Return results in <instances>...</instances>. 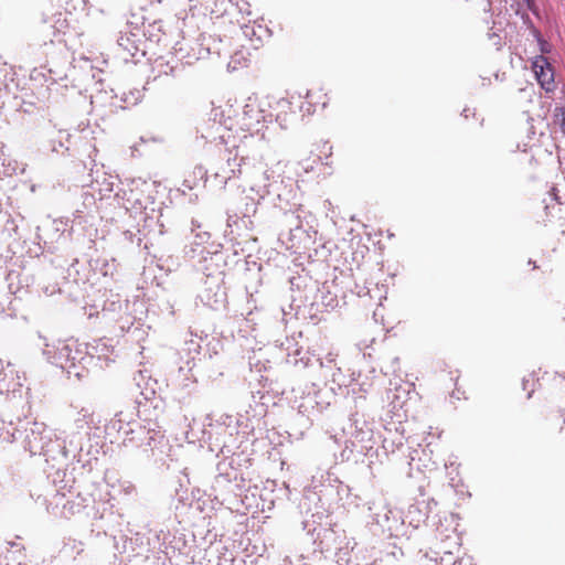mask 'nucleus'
<instances>
[{"label":"nucleus","instance_id":"5","mask_svg":"<svg viewBox=\"0 0 565 565\" xmlns=\"http://www.w3.org/2000/svg\"><path fill=\"white\" fill-rule=\"evenodd\" d=\"M92 420V413L88 408L82 407L75 418L76 430L68 433L64 438L58 436V446L61 448V459H56V475L64 471L70 457L76 461H82L83 441L88 436L87 429Z\"/></svg>","mask_w":565,"mask_h":565},{"label":"nucleus","instance_id":"14","mask_svg":"<svg viewBox=\"0 0 565 565\" xmlns=\"http://www.w3.org/2000/svg\"><path fill=\"white\" fill-rule=\"evenodd\" d=\"M307 353L300 349L295 350L292 353H288L286 362L291 365L302 364L303 367H307L310 364V358L306 356Z\"/></svg>","mask_w":565,"mask_h":565},{"label":"nucleus","instance_id":"3","mask_svg":"<svg viewBox=\"0 0 565 565\" xmlns=\"http://www.w3.org/2000/svg\"><path fill=\"white\" fill-rule=\"evenodd\" d=\"M21 446L31 456H43L52 469H55L56 459L63 457L58 446V434L42 422L26 423L21 435Z\"/></svg>","mask_w":565,"mask_h":565},{"label":"nucleus","instance_id":"28","mask_svg":"<svg viewBox=\"0 0 565 565\" xmlns=\"http://www.w3.org/2000/svg\"><path fill=\"white\" fill-rule=\"evenodd\" d=\"M166 68H167V70H164V71H163V73H164L166 75H168V74H169V72H171V73L173 72V67H172V66L166 65Z\"/></svg>","mask_w":565,"mask_h":565},{"label":"nucleus","instance_id":"15","mask_svg":"<svg viewBox=\"0 0 565 565\" xmlns=\"http://www.w3.org/2000/svg\"><path fill=\"white\" fill-rule=\"evenodd\" d=\"M530 31H531V34L533 35V38L535 39V41L537 42V45H539V49L541 51V55L544 56V54H547L552 51V45L551 43H548L541 34V32L533 25L531 24L529 26Z\"/></svg>","mask_w":565,"mask_h":565},{"label":"nucleus","instance_id":"2","mask_svg":"<svg viewBox=\"0 0 565 565\" xmlns=\"http://www.w3.org/2000/svg\"><path fill=\"white\" fill-rule=\"evenodd\" d=\"M110 427L122 431L125 446H136L146 452H151L153 457L164 452L167 440L156 420H147L145 425L126 422L124 413L119 412L110 422Z\"/></svg>","mask_w":565,"mask_h":565},{"label":"nucleus","instance_id":"1","mask_svg":"<svg viewBox=\"0 0 565 565\" xmlns=\"http://www.w3.org/2000/svg\"><path fill=\"white\" fill-rule=\"evenodd\" d=\"M267 122H271V114L267 113L256 98L249 97L239 119L241 129L247 132L239 138L237 146V153L242 158L248 157L249 149L254 152L268 150L265 132Z\"/></svg>","mask_w":565,"mask_h":565},{"label":"nucleus","instance_id":"33","mask_svg":"<svg viewBox=\"0 0 565 565\" xmlns=\"http://www.w3.org/2000/svg\"><path fill=\"white\" fill-rule=\"evenodd\" d=\"M221 129H222V127H221V125H218V126L216 127V130L218 131V130H221Z\"/></svg>","mask_w":565,"mask_h":565},{"label":"nucleus","instance_id":"13","mask_svg":"<svg viewBox=\"0 0 565 565\" xmlns=\"http://www.w3.org/2000/svg\"><path fill=\"white\" fill-rule=\"evenodd\" d=\"M423 503H416L408 508L406 518L409 520V523L415 527H418L420 523L425 522L428 519L427 511L422 509Z\"/></svg>","mask_w":565,"mask_h":565},{"label":"nucleus","instance_id":"17","mask_svg":"<svg viewBox=\"0 0 565 565\" xmlns=\"http://www.w3.org/2000/svg\"><path fill=\"white\" fill-rule=\"evenodd\" d=\"M353 436H354L355 441L361 443V444H369L372 438V430L369 427H366L365 429L360 428V429H356V431Z\"/></svg>","mask_w":565,"mask_h":565},{"label":"nucleus","instance_id":"4","mask_svg":"<svg viewBox=\"0 0 565 565\" xmlns=\"http://www.w3.org/2000/svg\"><path fill=\"white\" fill-rule=\"evenodd\" d=\"M43 354L50 363L76 377L83 375L86 364L93 359L76 341H58L56 345L46 344Z\"/></svg>","mask_w":565,"mask_h":565},{"label":"nucleus","instance_id":"24","mask_svg":"<svg viewBox=\"0 0 565 565\" xmlns=\"http://www.w3.org/2000/svg\"><path fill=\"white\" fill-rule=\"evenodd\" d=\"M450 562H451V552H445V553H444V556H443V557H441V559H440V563H441V564H444V563H445V564H448V563H450Z\"/></svg>","mask_w":565,"mask_h":565},{"label":"nucleus","instance_id":"20","mask_svg":"<svg viewBox=\"0 0 565 565\" xmlns=\"http://www.w3.org/2000/svg\"><path fill=\"white\" fill-rule=\"evenodd\" d=\"M316 362L319 364L320 369L322 370V377H327V369H329V365L334 362V356L332 353H329L326 358V362H323L321 359H316Z\"/></svg>","mask_w":565,"mask_h":565},{"label":"nucleus","instance_id":"30","mask_svg":"<svg viewBox=\"0 0 565 565\" xmlns=\"http://www.w3.org/2000/svg\"><path fill=\"white\" fill-rule=\"evenodd\" d=\"M126 493H130L131 491H134V487L132 486H128L126 489H125Z\"/></svg>","mask_w":565,"mask_h":565},{"label":"nucleus","instance_id":"9","mask_svg":"<svg viewBox=\"0 0 565 565\" xmlns=\"http://www.w3.org/2000/svg\"><path fill=\"white\" fill-rule=\"evenodd\" d=\"M532 68L541 86L547 92L552 89L554 83V72L547 58L539 55L532 63Z\"/></svg>","mask_w":565,"mask_h":565},{"label":"nucleus","instance_id":"26","mask_svg":"<svg viewBox=\"0 0 565 565\" xmlns=\"http://www.w3.org/2000/svg\"><path fill=\"white\" fill-rule=\"evenodd\" d=\"M561 128H562L563 134H565V108H564V109H563V111H562V122H561Z\"/></svg>","mask_w":565,"mask_h":565},{"label":"nucleus","instance_id":"6","mask_svg":"<svg viewBox=\"0 0 565 565\" xmlns=\"http://www.w3.org/2000/svg\"><path fill=\"white\" fill-rule=\"evenodd\" d=\"M270 152L271 149L268 146V150L263 151L264 159H260L259 156L257 157V159L260 160L259 167L255 171L248 172L252 182L250 191L255 192L258 201L269 194L270 182L279 178L282 172L281 162L279 160L271 164L269 163L271 161L269 158Z\"/></svg>","mask_w":565,"mask_h":565},{"label":"nucleus","instance_id":"18","mask_svg":"<svg viewBox=\"0 0 565 565\" xmlns=\"http://www.w3.org/2000/svg\"><path fill=\"white\" fill-rule=\"evenodd\" d=\"M194 366H195V363L193 360L186 361L185 366L179 367V374L183 375L185 381L194 382L195 379H194L193 374L191 373Z\"/></svg>","mask_w":565,"mask_h":565},{"label":"nucleus","instance_id":"11","mask_svg":"<svg viewBox=\"0 0 565 565\" xmlns=\"http://www.w3.org/2000/svg\"><path fill=\"white\" fill-rule=\"evenodd\" d=\"M117 43L129 56L134 57L140 51L141 34L138 30L134 32L128 28L120 32Z\"/></svg>","mask_w":565,"mask_h":565},{"label":"nucleus","instance_id":"19","mask_svg":"<svg viewBox=\"0 0 565 565\" xmlns=\"http://www.w3.org/2000/svg\"><path fill=\"white\" fill-rule=\"evenodd\" d=\"M300 213H303L302 210H298L297 214L294 213L290 215V218H295L297 222L295 223V227L290 228V233L292 236H296V233L302 230V218H307L308 215L301 216Z\"/></svg>","mask_w":565,"mask_h":565},{"label":"nucleus","instance_id":"32","mask_svg":"<svg viewBox=\"0 0 565 565\" xmlns=\"http://www.w3.org/2000/svg\"><path fill=\"white\" fill-rule=\"evenodd\" d=\"M525 24H527V28H529L532 23L529 21H525Z\"/></svg>","mask_w":565,"mask_h":565},{"label":"nucleus","instance_id":"12","mask_svg":"<svg viewBox=\"0 0 565 565\" xmlns=\"http://www.w3.org/2000/svg\"><path fill=\"white\" fill-rule=\"evenodd\" d=\"M21 420L14 423L12 419L7 420L3 417H0V439L4 443H14L17 440H21V435L23 431L20 429Z\"/></svg>","mask_w":565,"mask_h":565},{"label":"nucleus","instance_id":"10","mask_svg":"<svg viewBox=\"0 0 565 565\" xmlns=\"http://www.w3.org/2000/svg\"><path fill=\"white\" fill-rule=\"evenodd\" d=\"M22 386L21 376L10 363L0 369V394L14 393Z\"/></svg>","mask_w":565,"mask_h":565},{"label":"nucleus","instance_id":"27","mask_svg":"<svg viewBox=\"0 0 565 565\" xmlns=\"http://www.w3.org/2000/svg\"><path fill=\"white\" fill-rule=\"evenodd\" d=\"M338 305V301L335 298H331L330 302H327L326 306L329 308H334Z\"/></svg>","mask_w":565,"mask_h":565},{"label":"nucleus","instance_id":"7","mask_svg":"<svg viewBox=\"0 0 565 565\" xmlns=\"http://www.w3.org/2000/svg\"><path fill=\"white\" fill-rule=\"evenodd\" d=\"M237 146L238 143H235V140H233L231 148L226 149L228 156L225 166L221 169V172H216V177H221L224 182L241 175L243 173V167H245V171L248 174V161L257 160L258 156L260 159H264L263 152H254L250 149L247 150L248 157L242 158V156L237 153Z\"/></svg>","mask_w":565,"mask_h":565},{"label":"nucleus","instance_id":"21","mask_svg":"<svg viewBox=\"0 0 565 565\" xmlns=\"http://www.w3.org/2000/svg\"><path fill=\"white\" fill-rule=\"evenodd\" d=\"M527 9L539 19H541L539 7L534 0H525Z\"/></svg>","mask_w":565,"mask_h":565},{"label":"nucleus","instance_id":"23","mask_svg":"<svg viewBox=\"0 0 565 565\" xmlns=\"http://www.w3.org/2000/svg\"><path fill=\"white\" fill-rule=\"evenodd\" d=\"M452 565H475L470 556L458 558Z\"/></svg>","mask_w":565,"mask_h":565},{"label":"nucleus","instance_id":"31","mask_svg":"<svg viewBox=\"0 0 565 565\" xmlns=\"http://www.w3.org/2000/svg\"><path fill=\"white\" fill-rule=\"evenodd\" d=\"M463 115H465L466 117H468V115H469V109H465V110H463Z\"/></svg>","mask_w":565,"mask_h":565},{"label":"nucleus","instance_id":"22","mask_svg":"<svg viewBox=\"0 0 565 565\" xmlns=\"http://www.w3.org/2000/svg\"><path fill=\"white\" fill-rule=\"evenodd\" d=\"M420 565H439L436 558H430L426 554L422 555L419 558Z\"/></svg>","mask_w":565,"mask_h":565},{"label":"nucleus","instance_id":"8","mask_svg":"<svg viewBox=\"0 0 565 565\" xmlns=\"http://www.w3.org/2000/svg\"><path fill=\"white\" fill-rule=\"evenodd\" d=\"M221 275L207 276L200 295L202 301L212 309H218L226 302V290Z\"/></svg>","mask_w":565,"mask_h":565},{"label":"nucleus","instance_id":"16","mask_svg":"<svg viewBox=\"0 0 565 565\" xmlns=\"http://www.w3.org/2000/svg\"><path fill=\"white\" fill-rule=\"evenodd\" d=\"M224 132L222 134H218V136H210V135H202L203 138H205L206 140L211 141V142H214L216 140H218L220 143L222 145H228L231 142V137L232 135L230 134V130L231 129H223Z\"/></svg>","mask_w":565,"mask_h":565},{"label":"nucleus","instance_id":"29","mask_svg":"<svg viewBox=\"0 0 565 565\" xmlns=\"http://www.w3.org/2000/svg\"><path fill=\"white\" fill-rule=\"evenodd\" d=\"M222 418H224V422H223L224 424L226 423V420L233 419L232 416H230V415H224V416H222Z\"/></svg>","mask_w":565,"mask_h":565},{"label":"nucleus","instance_id":"25","mask_svg":"<svg viewBox=\"0 0 565 565\" xmlns=\"http://www.w3.org/2000/svg\"><path fill=\"white\" fill-rule=\"evenodd\" d=\"M210 53L209 49H201L194 56L196 60L204 58Z\"/></svg>","mask_w":565,"mask_h":565}]
</instances>
